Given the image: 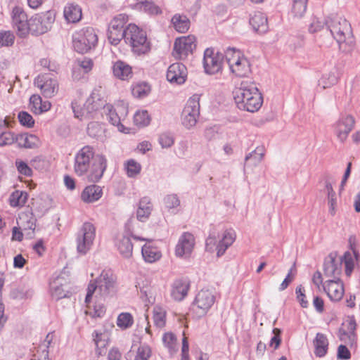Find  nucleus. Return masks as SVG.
I'll return each mask as SVG.
<instances>
[{"instance_id": "1", "label": "nucleus", "mask_w": 360, "mask_h": 360, "mask_svg": "<svg viewBox=\"0 0 360 360\" xmlns=\"http://www.w3.org/2000/svg\"><path fill=\"white\" fill-rule=\"evenodd\" d=\"M95 98V93H92L91 96L84 103V108L80 114H79L76 111L75 108L72 106L75 116L79 118V117L88 115L103 107V110L105 112H106L107 119L109 122L112 125L116 126L120 131L124 132L125 128L122 124V122L124 120L127 115V108L122 105L114 108L110 105H105L104 102H101L99 99V102H96Z\"/></svg>"}, {"instance_id": "2", "label": "nucleus", "mask_w": 360, "mask_h": 360, "mask_svg": "<svg viewBox=\"0 0 360 360\" xmlns=\"http://www.w3.org/2000/svg\"><path fill=\"white\" fill-rule=\"evenodd\" d=\"M326 25L331 35L339 44L343 52H351L355 45L349 22L344 18L332 14L326 21Z\"/></svg>"}, {"instance_id": "3", "label": "nucleus", "mask_w": 360, "mask_h": 360, "mask_svg": "<svg viewBox=\"0 0 360 360\" xmlns=\"http://www.w3.org/2000/svg\"><path fill=\"white\" fill-rule=\"evenodd\" d=\"M115 276L109 270H103L100 276L94 281L90 282L87 288L85 302L89 304L94 292L96 297L99 295L100 299H105L112 295L116 291Z\"/></svg>"}, {"instance_id": "4", "label": "nucleus", "mask_w": 360, "mask_h": 360, "mask_svg": "<svg viewBox=\"0 0 360 360\" xmlns=\"http://www.w3.org/2000/svg\"><path fill=\"white\" fill-rule=\"evenodd\" d=\"M124 41L129 44L134 53L141 55L148 53L150 49V42L146 32L136 25L129 24L126 28Z\"/></svg>"}, {"instance_id": "5", "label": "nucleus", "mask_w": 360, "mask_h": 360, "mask_svg": "<svg viewBox=\"0 0 360 360\" xmlns=\"http://www.w3.org/2000/svg\"><path fill=\"white\" fill-rule=\"evenodd\" d=\"M97 41V35L92 27L83 28L72 35L74 49L80 53H86L95 47Z\"/></svg>"}, {"instance_id": "6", "label": "nucleus", "mask_w": 360, "mask_h": 360, "mask_svg": "<svg viewBox=\"0 0 360 360\" xmlns=\"http://www.w3.org/2000/svg\"><path fill=\"white\" fill-rule=\"evenodd\" d=\"M200 117V97L197 94L191 96L181 112V123L188 129L195 126Z\"/></svg>"}, {"instance_id": "7", "label": "nucleus", "mask_w": 360, "mask_h": 360, "mask_svg": "<svg viewBox=\"0 0 360 360\" xmlns=\"http://www.w3.org/2000/svg\"><path fill=\"white\" fill-rule=\"evenodd\" d=\"M96 237V228L90 222H84L77 234V250L85 255L91 248Z\"/></svg>"}, {"instance_id": "8", "label": "nucleus", "mask_w": 360, "mask_h": 360, "mask_svg": "<svg viewBox=\"0 0 360 360\" xmlns=\"http://www.w3.org/2000/svg\"><path fill=\"white\" fill-rule=\"evenodd\" d=\"M128 20V15L124 13L116 15L112 20L108 32V38L111 44L117 45L124 38L126 33L124 25Z\"/></svg>"}, {"instance_id": "9", "label": "nucleus", "mask_w": 360, "mask_h": 360, "mask_svg": "<svg viewBox=\"0 0 360 360\" xmlns=\"http://www.w3.org/2000/svg\"><path fill=\"white\" fill-rule=\"evenodd\" d=\"M34 85L38 87L44 97L51 98L58 91V82L56 77L51 74L38 75L34 79Z\"/></svg>"}, {"instance_id": "10", "label": "nucleus", "mask_w": 360, "mask_h": 360, "mask_svg": "<svg viewBox=\"0 0 360 360\" xmlns=\"http://www.w3.org/2000/svg\"><path fill=\"white\" fill-rule=\"evenodd\" d=\"M215 297L208 290H200L195 296L191 308L198 316H204L214 304Z\"/></svg>"}, {"instance_id": "11", "label": "nucleus", "mask_w": 360, "mask_h": 360, "mask_svg": "<svg viewBox=\"0 0 360 360\" xmlns=\"http://www.w3.org/2000/svg\"><path fill=\"white\" fill-rule=\"evenodd\" d=\"M94 152L93 148L86 146L79 150L75 158L74 170L78 176H82L89 170Z\"/></svg>"}, {"instance_id": "12", "label": "nucleus", "mask_w": 360, "mask_h": 360, "mask_svg": "<svg viewBox=\"0 0 360 360\" xmlns=\"http://www.w3.org/2000/svg\"><path fill=\"white\" fill-rule=\"evenodd\" d=\"M195 38L193 35L183 37L176 39L174 44L173 56L178 59L187 57L195 49Z\"/></svg>"}, {"instance_id": "13", "label": "nucleus", "mask_w": 360, "mask_h": 360, "mask_svg": "<svg viewBox=\"0 0 360 360\" xmlns=\"http://www.w3.org/2000/svg\"><path fill=\"white\" fill-rule=\"evenodd\" d=\"M224 55L214 53L212 49H207L204 52L203 65L206 73L212 75L218 72L222 67Z\"/></svg>"}, {"instance_id": "14", "label": "nucleus", "mask_w": 360, "mask_h": 360, "mask_svg": "<svg viewBox=\"0 0 360 360\" xmlns=\"http://www.w3.org/2000/svg\"><path fill=\"white\" fill-rule=\"evenodd\" d=\"M342 259H339L336 252H330L324 259V276L332 279H340Z\"/></svg>"}, {"instance_id": "15", "label": "nucleus", "mask_w": 360, "mask_h": 360, "mask_svg": "<svg viewBox=\"0 0 360 360\" xmlns=\"http://www.w3.org/2000/svg\"><path fill=\"white\" fill-rule=\"evenodd\" d=\"M194 236L189 232H184L179 237L175 248V255L178 257L188 258L195 247Z\"/></svg>"}, {"instance_id": "16", "label": "nucleus", "mask_w": 360, "mask_h": 360, "mask_svg": "<svg viewBox=\"0 0 360 360\" xmlns=\"http://www.w3.org/2000/svg\"><path fill=\"white\" fill-rule=\"evenodd\" d=\"M13 22L20 37L24 38L30 33V20L22 8L16 6L13 9Z\"/></svg>"}, {"instance_id": "17", "label": "nucleus", "mask_w": 360, "mask_h": 360, "mask_svg": "<svg viewBox=\"0 0 360 360\" xmlns=\"http://www.w3.org/2000/svg\"><path fill=\"white\" fill-rule=\"evenodd\" d=\"M324 292L333 302L340 301L344 295V285L341 279H329L323 284Z\"/></svg>"}, {"instance_id": "18", "label": "nucleus", "mask_w": 360, "mask_h": 360, "mask_svg": "<svg viewBox=\"0 0 360 360\" xmlns=\"http://www.w3.org/2000/svg\"><path fill=\"white\" fill-rule=\"evenodd\" d=\"M354 240L355 238L354 237L349 238V243L352 252L347 251L344 253L342 257H339V259H342V263L345 264V274L347 276H351L354 268V261L358 262L360 259V255L359 251L356 249Z\"/></svg>"}, {"instance_id": "19", "label": "nucleus", "mask_w": 360, "mask_h": 360, "mask_svg": "<svg viewBox=\"0 0 360 360\" xmlns=\"http://www.w3.org/2000/svg\"><path fill=\"white\" fill-rule=\"evenodd\" d=\"M355 119L350 115H342L335 124V133L338 139L344 142L354 127Z\"/></svg>"}, {"instance_id": "20", "label": "nucleus", "mask_w": 360, "mask_h": 360, "mask_svg": "<svg viewBox=\"0 0 360 360\" xmlns=\"http://www.w3.org/2000/svg\"><path fill=\"white\" fill-rule=\"evenodd\" d=\"M166 77L169 82L181 84L186 81V68L181 63H173L168 68Z\"/></svg>"}, {"instance_id": "21", "label": "nucleus", "mask_w": 360, "mask_h": 360, "mask_svg": "<svg viewBox=\"0 0 360 360\" xmlns=\"http://www.w3.org/2000/svg\"><path fill=\"white\" fill-rule=\"evenodd\" d=\"M263 104V96L255 83L249 84V112L258 111Z\"/></svg>"}, {"instance_id": "22", "label": "nucleus", "mask_w": 360, "mask_h": 360, "mask_svg": "<svg viewBox=\"0 0 360 360\" xmlns=\"http://www.w3.org/2000/svg\"><path fill=\"white\" fill-rule=\"evenodd\" d=\"M189 282L186 279H176L172 285L171 289V296L176 301H181L187 295L189 289Z\"/></svg>"}, {"instance_id": "23", "label": "nucleus", "mask_w": 360, "mask_h": 360, "mask_svg": "<svg viewBox=\"0 0 360 360\" xmlns=\"http://www.w3.org/2000/svg\"><path fill=\"white\" fill-rule=\"evenodd\" d=\"M96 162L92 165V169L89 179L93 182L98 181L102 176L107 167V160L102 155H98L95 159Z\"/></svg>"}, {"instance_id": "24", "label": "nucleus", "mask_w": 360, "mask_h": 360, "mask_svg": "<svg viewBox=\"0 0 360 360\" xmlns=\"http://www.w3.org/2000/svg\"><path fill=\"white\" fill-rule=\"evenodd\" d=\"M112 72L116 78L121 80H129L133 76L131 67L122 60H117L113 63Z\"/></svg>"}, {"instance_id": "25", "label": "nucleus", "mask_w": 360, "mask_h": 360, "mask_svg": "<svg viewBox=\"0 0 360 360\" xmlns=\"http://www.w3.org/2000/svg\"><path fill=\"white\" fill-rule=\"evenodd\" d=\"M249 24L251 25L254 32L259 34L265 33L268 30L267 18L261 12H256L249 20Z\"/></svg>"}, {"instance_id": "26", "label": "nucleus", "mask_w": 360, "mask_h": 360, "mask_svg": "<svg viewBox=\"0 0 360 360\" xmlns=\"http://www.w3.org/2000/svg\"><path fill=\"white\" fill-rule=\"evenodd\" d=\"M246 82H242L240 86L236 88L233 91V99L237 108L242 110H248V98L246 97L247 92Z\"/></svg>"}, {"instance_id": "27", "label": "nucleus", "mask_w": 360, "mask_h": 360, "mask_svg": "<svg viewBox=\"0 0 360 360\" xmlns=\"http://www.w3.org/2000/svg\"><path fill=\"white\" fill-rule=\"evenodd\" d=\"M31 110L36 115H40L50 110L51 104L49 101H43L39 95H32L30 98Z\"/></svg>"}, {"instance_id": "28", "label": "nucleus", "mask_w": 360, "mask_h": 360, "mask_svg": "<svg viewBox=\"0 0 360 360\" xmlns=\"http://www.w3.org/2000/svg\"><path fill=\"white\" fill-rule=\"evenodd\" d=\"M39 139L34 134L27 133L20 134L15 136V142L20 148H34L38 146Z\"/></svg>"}, {"instance_id": "29", "label": "nucleus", "mask_w": 360, "mask_h": 360, "mask_svg": "<svg viewBox=\"0 0 360 360\" xmlns=\"http://www.w3.org/2000/svg\"><path fill=\"white\" fill-rule=\"evenodd\" d=\"M153 210V205L150 199L148 197L142 198L139 202L136 211V218L140 221H145L148 219Z\"/></svg>"}, {"instance_id": "30", "label": "nucleus", "mask_w": 360, "mask_h": 360, "mask_svg": "<svg viewBox=\"0 0 360 360\" xmlns=\"http://www.w3.org/2000/svg\"><path fill=\"white\" fill-rule=\"evenodd\" d=\"M236 239V233L233 230H226L223 234L222 239L217 246V257H221L224 254L226 249L231 245Z\"/></svg>"}, {"instance_id": "31", "label": "nucleus", "mask_w": 360, "mask_h": 360, "mask_svg": "<svg viewBox=\"0 0 360 360\" xmlns=\"http://www.w3.org/2000/svg\"><path fill=\"white\" fill-rule=\"evenodd\" d=\"M102 195V189L97 185L86 186L82 193L81 198L85 202H93Z\"/></svg>"}, {"instance_id": "32", "label": "nucleus", "mask_w": 360, "mask_h": 360, "mask_svg": "<svg viewBox=\"0 0 360 360\" xmlns=\"http://www.w3.org/2000/svg\"><path fill=\"white\" fill-rule=\"evenodd\" d=\"M63 278L57 277L50 283V290L53 298L59 300L68 296V291L64 288Z\"/></svg>"}, {"instance_id": "33", "label": "nucleus", "mask_w": 360, "mask_h": 360, "mask_svg": "<svg viewBox=\"0 0 360 360\" xmlns=\"http://www.w3.org/2000/svg\"><path fill=\"white\" fill-rule=\"evenodd\" d=\"M314 345L315 347L314 354L316 356L323 357L326 354L328 347V341L324 334L320 333L316 334V336L314 340Z\"/></svg>"}, {"instance_id": "34", "label": "nucleus", "mask_w": 360, "mask_h": 360, "mask_svg": "<svg viewBox=\"0 0 360 360\" xmlns=\"http://www.w3.org/2000/svg\"><path fill=\"white\" fill-rule=\"evenodd\" d=\"M116 245L123 257L130 258L132 256L133 245L129 236H123L117 240Z\"/></svg>"}, {"instance_id": "35", "label": "nucleus", "mask_w": 360, "mask_h": 360, "mask_svg": "<svg viewBox=\"0 0 360 360\" xmlns=\"http://www.w3.org/2000/svg\"><path fill=\"white\" fill-rule=\"evenodd\" d=\"M18 224L23 231H31L26 233L30 238L32 237L36 228L35 219L27 214H22L19 217Z\"/></svg>"}, {"instance_id": "36", "label": "nucleus", "mask_w": 360, "mask_h": 360, "mask_svg": "<svg viewBox=\"0 0 360 360\" xmlns=\"http://www.w3.org/2000/svg\"><path fill=\"white\" fill-rule=\"evenodd\" d=\"M64 16L70 22H77L82 18V9L78 5L68 4L64 8Z\"/></svg>"}, {"instance_id": "37", "label": "nucleus", "mask_w": 360, "mask_h": 360, "mask_svg": "<svg viewBox=\"0 0 360 360\" xmlns=\"http://www.w3.org/2000/svg\"><path fill=\"white\" fill-rule=\"evenodd\" d=\"M174 29L181 33L187 32L190 27V20L186 15L175 14L172 18Z\"/></svg>"}, {"instance_id": "38", "label": "nucleus", "mask_w": 360, "mask_h": 360, "mask_svg": "<svg viewBox=\"0 0 360 360\" xmlns=\"http://www.w3.org/2000/svg\"><path fill=\"white\" fill-rule=\"evenodd\" d=\"M142 256L144 260L153 263L160 259L161 252L155 248L144 245L141 249Z\"/></svg>"}, {"instance_id": "39", "label": "nucleus", "mask_w": 360, "mask_h": 360, "mask_svg": "<svg viewBox=\"0 0 360 360\" xmlns=\"http://www.w3.org/2000/svg\"><path fill=\"white\" fill-rule=\"evenodd\" d=\"M30 32L33 35L43 34L48 32L37 14L30 19Z\"/></svg>"}, {"instance_id": "40", "label": "nucleus", "mask_w": 360, "mask_h": 360, "mask_svg": "<svg viewBox=\"0 0 360 360\" xmlns=\"http://www.w3.org/2000/svg\"><path fill=\"white\" fill-rule=\"evenodd\" d=\"M27 200V193L16 190L11 193L9 198L10 205L13 207L23 206Z\"/></svg>"}, {"instance_id": "41", "label": "nucleus", "mask_w": 360, "mask_h": 360, "mask_svg": "<svg viewBox=\"0 0 360 360\" xmlns=\"http://www.w3.org/2000/svg\"><path fill=\"white\" fill-rule=\"evenodd\" d=\"M124 169L128 177L135 178L141 171V165L134 159H130L126 161L124 164Z\"/></svg>"}, {"instance_id": "42", "label": "nucleus", "mask_w": 360, "mask_h": 360, "mask_svg": "<svg viewBox=\"0 0 360 360\" xmlns=\"http://www.w3.org/2000/svg\"><path fill=\"white\" fill-rule=\"evenodd\" d=\"M247 59L245 58H240V60L236 62L234 65H231L229 68L231 72L238 77H245L248 74V69L246 65Z\"/></svg>"}, {"instance_id": "43", "label": "nucleus", "mask_w": 360, "mask_h": 360, "mask_svg": "<svg viewBox=\"0 0 360 360\" xmlns=\"http://www.w3.org/2000/svg\"><path fill=\"white\" fill-rule=\"evenodd\" d=\"M150 91V86L146 82L138 83L132 86L131 94L138 98L146 97Z\"/></svg>"}, {"instance_id": "44", "label": "nucleus", "mask_w": 360, "mask_h": 360, "mask_svg": "<svg viewBox=\"0 0 360 360\" xmlns=\"http://www.w3.org/2000/svg\"><path fill=\"white\" fill-rule=\"evenodd\" d=\"M338 76L337 70L334 69L328 74L324 75L319 81V86L322 85L323 89L333 86L338 82Z\"/></svg>"}, {"instance_id": "45", "label": "nucleus", "mask_w": 360, "mask_h": 360, "mask_svg": "<svg viewBox=\"0 0 360 360\" xmlns=\"http://www.w3.org/2000/svg\"><path fill=\"white\" fill-rule=\"evenodd\" d=\"M346 321L347 323V331L349 333V341L347 342V344L352 345L356 342L357 338V335L356 333L357 325L354 316H348Z\"/></svg>"}, {"instance_id": "46", "label": "nucleus", "mask_w": 360, "mask_h": 360, "mask_svg": "<svg viewBox=\"0 0 360 360\" xmlns=\"http://www.w3.org/2000/svg\"><path fill=\"white\" fill-rule=\"evenodd\" d=\"M33 295V290L26 288H16L10 292V297L13 300H23L31 297Z\"/></svg>"}, {"instance_id": "47", "label": "nucleus", "mask_w": 360, "mask_h": 360, "mask_svg": "<svg viewBox=\"0 0 360 360\" xmlns=\"http://www.w3.org/2000/svg\"><path fill=\"white\" fill-rule=\"evenodd\" d=\"M87 134L89 136L95 139H99L103 136L104 128L96 122H91L87 126Z\"/></svg>"}, {"instance_id": "48", "label": "nucleus", "mask_w": 360, "mask_h": 360, "mask_svg": "<svg viewBox=\"0 0 360 360\" xmlns=\"http://www.w3.org/2000/svg\"><path fill=\"white\" fill-rule=\"evenodd\" d=\"M241 53L240 51L235 48L228 47L225 51L224 58L225 57L229 68L240 60Z\"/></svg>"}, {"instance_id": "49", "label": "nucleus", "mask_w": 360, "mask_h": 360, "mask_svg": "<svg viewBox=\"0 0 360 360\" xmlns=\"http://www.w3.org/2000/svg\"><path fill=\"white\" fill-rule=\"evenodd\" d=\"M150 118L147 110L136 112L134 116V122L138 127H146L149 124Z\"/></svg>"}, {"instance_id": "50", "label": "nucleus", "mask_w": 360, "mask_h": 360, "mask_svg": "<svg viewBox=\"0 0 360 360\" xmlns=\"http://www.w3.org/2000/svg\"><path fill=\"white\" fill-rule=\"evenodd\" d=\"M133 323V317L129 313H121L117 319V326L123 329L131 327Z\"/></svg>"}, {"instance_id": "51", "label": "nucleus", "mask_w": 360, "mask_h": 360, "mask_svg": "<svg viewBox=\"0 0 360 360\" xmlns=\"http://www.w3.org/2000/svg\"><path fill=\"white\" fill-rule=\"evenodd\" d=\"M43 25L46 26L48 31L51 28V25L55 20V13L53 11H48L44 13L37 14Z\"/></svg>"}, {"instance_id": "52", "label": "nucleus", "mask_w": 360, "mask_h": 360, "mask_svg": "<svg viewBox=\"0 0 360 360\" xmlns=\"http://www.w3.org/2000/svg\"><path fill=\"white\" fill-rule=\"evenodd\" d=\"M264 153L265 149L264 146L256 147L252 153H249V161H251L252 164L256 166L263 159Z\"/></svg>"}, {"instance_id": "53", "label": "nucleus", "mask_w": 360, "mask_h": 360, "mask_svg": "<svg viewBox=\"0 0 360 360\" xmlns=\"http://www.w3.org/2000/svg\"><path fill=\"white\" fill-rule=\"evenodd\" d=\"M153 321L158 328H162L165 325V311L160 307H155L153 311Z\"/></svg>"}, {"instance_id": "54", "label": "nucleus", "mask_w": 360, "mask_h": 360, "mask_svg": "<svg viewBox=\"0 0 360 360\" xmlns=\"http://www.w3.org/2000/svg\"><path fill=\"white\" fill-rule=\"evenodd\" d=\"M15 37L11 31L0 32V48L10 46L14 43Z\"/></svg>"}, {"instance_id": "55", "label": "nucleus", "mask_w": 360, "mask_h": 360, "mask_svg": "<svg viewBox=\"0 0 360 360\" xmlns=\"http://www.w3.org/2000/svg\"><path fill=\"white\" fill-rule=\"evenodd\" d=\"M307 3L292 1V13L295 18H302L307 11Z\"/></svg>"}, {"instance_id": "56", "label": "nucleus", "mask_w": 360, "mask_h": 360, "mask_svg": "<svg viewBox=\"0 0 360 360\" xmlns=\"http://www.w3.org/2000/svg\"><path fill=\"white\" fill-rule=\"evenodd\" d=\"M18 120L20 123L28 128H31L34 125V120L32 116L27 112L21 111L18 113Z\"/></svg>"}, {"instance_id": "57", "label": "nucleus", "mask_w": 360, "mask_h": 360, "mask_svg": "<svg viewBox=\"0 0 360 360\" xmlns=\"http://www.w3.org/2000/svg\"><path fill=\"white\" fill-rule=\"evenodd\" d=\"M151 356V349L146 345H140L138 348L135 360H148Z\"/></svg>"}, {"instance_id": "58", "label": "nucleus", "mask_w": 360, "mask_h": 360, "mask_svg": "<svg viewBox=\"0 0 360 360\" xmlns=\"http://www.w3.org/2000/svg\"><path fill=\"white\" fill-rule=\"evenodd\" d=\"M15 167L18 171V172L22 175H25L26 176H30L32 174V170L30 167L28 166V165L21 160H15Z\"/></svg>"}, {"instance_id": "59", "label": "nucleus", "mask_w": 360, "mask_h": 360, "mask_svg": "<svg viewBox=\"0 0 360 360\" xmlns=\"http://www.w3.org/2000/svg\"><path fill=\"white\" fill-rule=\"evenodd\" d=\"M15 136L11 131H4L0 134V147L11 145L15 142Z\"/></svg>"}, {"instance_id": "60", "label": "nucleus", "mask_w": 360, "mask_h": 360, "mask_svg": "<svg viewBox=\"0 0 360 360\" xmlns=\"http://www.w3.org/2000/svg\"><path fill=\"white\" fill-rule=\"evenodd\" d=\"M164 202L168 209L176 208L180 205V200L176 194L167 195L164 198Z\"/></svg>"}, {"instance_id": "61", "label": "nucleus", "mask_w": 360, "mask_h": 360, "mask_svg": "<svg viewBox=\"0 0 360 360\" xmlns=\"http://www.w3.org/2000/svg\"><path fill=\"white\" fill-rule=\"evenodd\" d=\"M140 11H144L150 15H157L161 13L160 8L154 4L151 0L147 1Z\"/></svg>"}, {"instance_id": "62", "label": "nucleus", "mask_w": 360, "mask_h": 360, "mask_svg": "<svg viewBox=\"0 0 360 360\" xmlns=\"http://www.w3.org/2000/svg\"><path fill=\"white\" fill-rule=\"evenodd\" d=\"M295 293L297 295V300L299 302L300 306L303 308H307L309 303L308 301L305 300L304 290L302 285H300L296 288Z\"/></svg>"}, {"instance_id": "63", "label": "nucleus", "mask_w": 360, "mask_h": 360, "mask_svg": "<svg viewBox=\"0 0 360 360\" xmlns=\"http://www.w3.org/2000/svg\"><path fill=\"white\" fill-rule=\"evenodd\" d=\"M159 143L162 148H170L174 144V138L168 133H163L159 137Z\"/></svg>"}, {"instance_id": "64", "label": "nucleus", "mask_w": 360, "mask_h": 360, "mask_svg": "<svg viewBox=\"0 0 360 360\" xmlns=\"http://www.w3.org/2000/svg\"><path fill=\"white\" fill-rule=\"evenodd\" d=\"M273 333L274 336L271 338L270 340L269 345L271 347H274V349H276L280 346L281 342V330L278 328H274Z\"/></svg>"}]
</instances>
